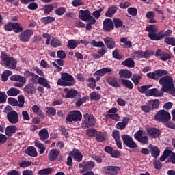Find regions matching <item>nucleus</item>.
<instances>
[{
  "mask_svg": "<svg viewBox=\"0 0 175 175\" xmlns=\"http://www.w3.org/2000/svg\"><path fill=\"white\" fill-rule=\"evenodd\" d=\"M169 75V72L166 70L159 69L154 70L153 72H148L146 74L148 79L151 80L159 81L160 85H162L161 91L162 92H167L170 88H174V83L173 82V77Z\"/></svg>",
  "mask_w": 175,
  "mask_h": 175,
  "instance_id": "nucleus-1",
  "label": "nucleus"
},
{
  "mask_svg": "<svg viewBox=\"0 0 175 175\" xmlns=\"http://www.w3.org/2000/svg\"><path fill=\"white\" fill-rule=\"evenodd\" d=\"M76 81L72 75L68 72L61 74V79L57 80V85L61 87H72L75 85Z\"/></svg>",
  "mask_w": 175,
  "mask_h": 175,
  "instance_id": "nucleus-2",
  "label": "nucleus"
},
{
  "mask_svg": "<svg viewBox=\"0 0 175 175\" xmlns=\"http://www.w3.org/2000/svg\"><path fill=\"white\" fill-rule=\"evenodd\" d=\"M96 124V119L94 117V115L91 113H85L83 116V120L81 123L82 129H88V128H92Z\"/></svg>",
  "mask_w": 175,
  "mask_h": 175,
  "instance_id": "nucleus-3",
  "label": "nucleus"
},
{
  "mask_svg": "<svg viewBox=\"0 0 175 175\" xmlns=\"http://www.w3.org/2000/svg\"><path fill=\"white\" fill-rule=\"evenodd\" d=\"M154 118L155 121H159V122H162V124H163L170 121L172 116H170V113H169L167 111L161 109L156 113Z\"/></svg>",
  "mask_w": 175,
  "mask_h": 175,
  "instance_id": "nucleus-4",
  "label": "nucleus"
},
{
  "mask_svg": "<svg viewBox=\"0 0 175 175\" xmlns=\"http://www.w3.org/2000/svg\"><path fill=\"white\" fill-rule=\"evenodd\" d=\"M2 60L7 69H16L17 68V59H14V57L5 55L3 57Z\"/></svg>",
  "mask_w": 175,
  "mask_h": 175,
  "instance_id": "nucleus-5",
  "label": "nucleus"
},
{
  "mask_svg": "<svg viewBox=\"0 0 175 175\" xmlns=\"http://www.w3.org/2000/svg\"><path fill=\"white\" fill-rule=\"evenodd\" d=\"M83 118V115L80 111H72L67 116L66 120L67 122H73V121H81Z\"/></svg>",
  "mask_w": 175,
  "mask_h": 175,
  "instance_id": "nucleus-6",
  "label": "nucleus"
},
{
  "mask_svg": "<svg viewBox=\"0 0 175 175\" xmlns=\"http://www.w3.org/2000/svg\"><path fill=\"white\" fill-rule=\"evenodd\" d=\"M102 172L105 175H117L120 172V167L116 165H108L102 167Z\"/></svg>",
  "mask_w": 175,
  "mask_h": 175,
  "instance_id": "nucleus-7",
  "label": "nucleus"
},
{
  "mask_svg": "<svg viewBox=\"0 0 175 175\" xmlns=\"http://www.w3.org/2000/svg\"><path fill=\"white\" fill-rule=\"evenodd\" d=\"M121 138L126 147H129V148H137V144H136V142H135L133 138H132L131 135L124 134L121 135Z\"/></svg>",
  "mask_w": 175,
  "mask_h": 175,
  "instance_id": "nucleus-8",
  "label": "nucleus"
},
{
  "mask_svg": "<svg viewBox=\"0 0 175 175\" xmlns=\"http://www.w3.org/2000/svg\"><path fill=\"white\" fill-rule=\"evenodd\" d=\"M32 35H33V30L26 29L23 30L18 36L21 42L27 43L29 42Z\"/></svg>",
  "mask_w": 175,
  "mask_h": 175,
  "instance_id": "nucleus-9",
  "label": "nucleus"
},
{
  "mask_svg": "<svg viewBox=\"0 0 175 175\" xmlns=\"http://www.w3.org/2000/svg\"><path fill=\"white\" fill-rule=\"evenodd\" d=\"M154 56L159 57L161 61H167L172 58V55L161 49L156 50Z\"/></svg>",
  "mask_w": 175,
  "mask_h": 175,
  "instance_id": "nucleus-10",
  "label": "nucleus"
},
{
  "mask_svg": "<svg viewBox=\"0 0 175 175\" xmlns=\"http://www.w3.org/2000/svg\"><path fill=\"white\" fill-rule=\"evenodd\" d=\"M107 83L113 87V88H120L121 83L118 81V78L116 76L110 75L106 77L105 79Z\"/></svg>",
  "mask_w": 175,
  "mask_h": 175,
  "instance_id": "nucleus-11",
  "label": "nucleus"
},
{
  "mask_svg": "<svg viewBox=\"0 0 175 175\" xmlns=\"http://www.w3.org/2000/svg\"><path fill=\"white\" fill-rule=\"evenodd\" d=\"M103 29L105 32H111L114 29V24L111 18H105L103 22Z\"/></svg>",
  "mask_w": 175,
  "mask_h": 175,
  "instance_id": "nucleus-12",
  "label": "nucleus"
},
{
  "mask_svg": "<svg viewBox=\"0 0 175 175\" xmlns=\"http://www.w3.org/2000/svg\"><path fill=\"white\" fill-rule=\"evenodd\" d=\"M7 120L10 124H17L18 122V113L16 111H10L7 113Z\"/></svg>",
  "mask_w": 175,
  "mask_h": 175,
  "instance_id": "nucleus-13",
  "label": "nucleus"
},
{
  "mask_svg": "<svg viewBox=\"0 0 175 175\" xmlns=\"http://www.w3.org/2000/svg\"><path fill=\"white\" fill-rule=\"evenodd\" d=\"M146 132L150 137H152V139H157V137H159L162 133V131L157 128L147 129Z\"/></svg>",
  "mask_w": 175,
  "mask_h": 175,
  "instance_id": "nucleus-14",
  "label": "nucleus"
},
{
  "mask_svg": "<svg viewBox=\"0 0 175 175\" xmlns=\"http://www.w3.org/2000/svg\"><path fill=\"white\" fill-rule=\"evenodd\" d=\"M104 43L107 49H109V50H113V49H116V39H114L113 37L107 36L103 40Z\"/></svg>",
  "mask_w": 175,
  "mask_h": 175,
  "instance_id": "nucleus-15",
  "label": "nucleus"
},
{
  "mask_svg": "<svg viewBox=\"0 0 175 175\" xmlns=\"http://www.w3.org/2000/svg\"><path fill=\"white\" fill-rule=\"evenodd\" d=\"M59 154H61V151H59V150L58 149L50 150L48 154L49 161H51V162H54V161H57Z\"/></svg>",
  "mask_w": 175,
  "mask_h": 175,
  "instance_id": "nucleus-16",
  "label": "nucleus"
},
{
  "mask_svg": "<svg viewBox=\"0 0 175 175\" xmlns=\"http://www.w3.org/2000/svg\"><path fill=\"white\" fill-rule=\"evenodd\" d=\"M23 91L25 94H29V95H33L36 94V86L33 83H29L24 88Z\"/></svg>",
  "mask_w": 175,
  "mask_h": 175,
  "instance_id": "nucleus-17",
  "label": "nucleus"
},
{
  "mask_svg": "<svg viewBox=\"0 0 175 175\" xmlns=\"http://www.w3.org/2000/svg\"><path fill=\"white\" fill-rule=\"evenodd\" d=\"M113 69L109 68H101L100 70H98L94 73V76H105V75H113Z\"/></svg>",
  "mask_w": 175,
  "mask_h": 175,
  "instance_id": "nucleus-18",
  "label": "nucleus"
},
{
  "mask_svg": "<svg viewBox=\"0 0 175 175\" xmlns=\"http://www.w3.org/2000/svg\"><path fill=\"white\" fill-rule=\"evenodd\" d=\"M148 37L150 40H161L165 38V32L161 31L158 33H148Z\"/></svg>",
  "mask_w": 175,
  "mask_h": 175,
  "instance_id": "nucleus-19",
  "label": "nucleus"
},
{
  "mask_svg": "<svg viewBox=\"0 0 175 175\" xmlns=\"http://www.w3.org/2000/svg\"><path fill=\"white\" fill-rule=\"evenodd\" d=\"M163 92H159V90L157 88L150 89L147 93V96H155V98H161L163 96Z\"/></svg>",
  "mask_w": 175,
  "mask_h": 175,
  "instance_id": "nucleus-20",
  "label": "nucleus"
},
{
  "mask_svg": "<svg viewBox=\"0 0 175 175\" xmlns=\"http://www.w3.org/2000/svg\"><path fill=\"white\" fill-rule=\"evenodd\" d=\"M64 92L66 94V98L68 99H73L77 96V94H79V92L77 90H75L74 89L69 90L68 88H64Z\"/></svg>",
  "mask_w": 175,
  "mask_h": 175,
  "instance_id": "nucleus-21",
  "label": "nucleus"
},
{
  "mask_svg": "<svg viewBox=\"0 0 175 175\" xmlns=\"http://www.w3.org/2000/svg\"><path fill=\"white\" fill-rule=\"evenodd\" d=\"M69 155L73 157L74 159H75L77 162H81V161H83V154L78 149L70 152Z\"/></svg>",
  "mask_w": 175,
  "mask_h": 175,
  "instance_id": "nucleus-22",
  "label": "nucleus"
},
{
  "mask_svg": "<svg viewBox=\"0 0 175 175\" xmlns=\"http://www.w3.org/2000/svg\"><path fill=\"white\" fill-rule=\"evenodd\" d=\"M117 10H118L117 5H111L107 8V10L105 14V17H109L111 18V17H113V16L117 13Z\"/></svg>",
  "mask_w": 175,
  "mask_h": 175,
  "instance_id": "nucleus-23",
  "label": "nucleus"
},
{
  "mask_svg": "<svg viewBox=\"0 0 175 175\" xmlns=\"http://www.w3.org/2000/svg\"><path fill=\"white\" fill-rule=\"evenodd\" d=\"M79 18H80V20H82V21H87L89 16H91V12L89 10H81L79 12Z\"/></svg>",
  "mask_w": 175,
  "mask_h": 175,
  "instance_id": "nucleus-24",
  "label": "nucleus"
},
{
  "mask_svg": "<svg viewBox=\"0 0 175 175\" xmlns=\"http://www.w3.org/2000/svg\"><path fill=\"white\" fill-rule=\"evenodd\" d=\"M25 153L29 155V157H33V158L38 157V151L34 146H28L25 150Z\"/></svg>",
  "mask_w": 175,
  "mask_h": 175,
  "instance_id": "nucleus-25",
  "label": "nucleus"
},
{
  "mask_svg": "<svg viewBox=\"0 0 175 175\" xmlns=\"http://www.w3.org/2000/svg\"><path fill=\"white\" fill-rule=\"evenodd\" d=\"M38 84H40V85H42V87L47 88L48 90L51 89V86L50 85V83H49V81L45 77H38Z\"/></svg>",
  "mask_w": 175,
  "mask_h": 175,
  "instance_id": "nucleus-26",
  "label": "nucleus"
},
{
  "mask_svg": "<svg viewBox=\"0 0 175 175\" xmlns=\"http://www.w3.org/2000/svg\"><path fill=\"white\" fill-rule=\"evenodd\" d=\"M17 132V127L14 125L8 126L5 128V133L6 136L9 137H12L13 136V133H16Z\"/></svg>",
  "mask_w": 175,
  "mask_h": 175,
  "instance_id": "nucleus-27",
  "label": "nucleus"
},
{
  "mask_svg": "<svg viewBox=\"0 0 175 175\" xmlns=\"http://www.w3.org/2000/svg\"><path fill=\"white\" fill-rule=\"evenodd\" d=\"M119 75L123 79H131L132 77V71L126 69L120 70Z\"/></svg>",
  "mask_w": 175,
  "mask_h": 175,
  "instance_id": "nucleus-28",
  "label": "nucleus"
},
{
  "mask_svg": "<svg viewBox=\"0 0 175 175\" xmlns=\"http://www.w3.org/2000/svg\"><path fill=\"white\" fill-rule=\"evenodd\" d=\"M10 79L11 81H18L20 83H26L27 82V78H25L21 75H11Z\"/></svg>",
  "mask_w": 175,
  "mask_h": 175,
  "instance_id": "nucleus-29",
  "label": "nucleus"
},
{
  "mask_svg": "<svg viewBox=\"0 0 175 175\" xmlns=\"http://www.w3.org/2000/svg\"><path fill=\"white\" fill-rule=\"evenodd\" d=\"M38 135L40 140L44 142V140H47V138L49 137V131L47 129L44 128L39 131Z\"/></svg>",
  "mask_w": 175,
  "mask_h": 175,
  "instance_id": "nucleus-30",
  "label": "nucleus"
},
{
  "mask_svg": "<svg viewBox=\"0 0 175 175\" xmlns=\"http://www.w3.org/2000/svg\"><path fill=\"white\" fill-rule=\"evenodd\" d=\"M31 110L33 113H36L38 117H40V118H44V112L38 105H33L31 107Z\"/></svg>",
  "mask_w": 175,
  "mask_h": 175,
  "instance_id": "nucleus-31",
  "label": "nucleus"
},
{
  "mask_svg": "<svg viewBox=\"0 0 175 175\" xmlns=\"http://www.w3.org/2000/svg\"><path fill=\"white\" fill-rule=\"evenodd\" d=\"M150 153H151V156L153 158H158V157H159V154H161V150H159V148H158L157 146H152L150 147Z\"/></svg>",
  "mask_w": 175,
  "mask_h": 175,
  "instance_id": "nucleus-32",
  "label": "nucleus"
},
{
  "mask_svg": "<svg viewBox=\"0 0 175 175\" xmlns=\"http://www.w3.org/2000/svg\"><path fill=\"white\" fill-rule=\"evenodd\" d=\"M12 31L15 32V33H20L24 31V27L21 26V23H14Z\"/></svg>",
  "mask_w": 175,
  "mask_h": 175,
  "instance_id": "nucleus-33",
  "label": "nucleus"
},
{
  "mask_svg": "<svg viewBox=\"0 0 175 175\" xmlns=\"http://www.w3.org/2000/svg\"><path fill=\"white\" fill-rule=\"evenodd\" d=\"M122 65H124V66H127V68H135V61L129 57L124 61L122 62Z\"/></svg>",
  "mask_w": 175,
  "mask_h": 175,
  "instance_id": "nucleus-34",
  "label": "nucleus"
},
{
  "mask_svg": "<svg viewBox=\"0 0 175 175\" xmlns=\"http://www.w3.org/2000/svg\"><path fill=\"white\" fill-rule=\"evenodd\" d=\"M79 46V40H69L68 41L67 48L71 50H75L76 47Z\"/></svg>",
  "mask_w": 175,
  "mask_h": 175,
  "instance_id": "nucleus-35",
  "label": "nucleus"
},
{
  "mask_svg": "<svg viewBox=\"0 0 175 175\" xmlns=\"http://www.w3.org/2000/svg\"><path fill=\"white\" fill-rule=\"evenodd\" d=\"M152 87V85L149 84V85H142L139 88H137L139 92H141V94H145L146 96H147V94H148V90L150 88Z\"/></svg>",
  "mask_w": 175,
  "mask_h": 175,
  "instance_id": "nucleus-36",
  "label": "nucleus"
},
{
  "mask_svg": "<svg viewBox=\"0 0 175 175\" xmlns=\"http://www.w3.org/2000/svg\"><path fill=\"white\" fill-rule=\"evenodd\" d=\"M112 21L113 24V29H114V27H116V29L120 28V27L125 28V25H123L124 22H122L121 19L118 18H113Z\"/></svg>",
  "mask_w": 175,
  "mask_h": 175,
  "instance_id": "nucleus-37",
  "label": "nucleus"
},
{
  "mask_svg": "<svg viewBox=\"0 0 175 175\" xmlns=\"http://www.w3.org/2000/svg\"><path fill=\"white\" fill-rule=\"evenodd\" d=\"M131 80L134 83L135 85H139L140 80H142V75L139 73H135L131 76Z\"/></svg>",
  "mask_w": 175,
  "mask_h": 175,
  "instance_id": "nucleus-38",
  "label": "nucleus"
},
{
  "mask_svg": "<svg viewBox=\"0 0 175 175\" xmlns=\"http://www.w3.org/2000/svg\"><path fill=\"white\" fill-rule=\"evenodd\" d=\"M46 114L48 117H54L57 114V109L54 107H46Z\"/></svg>",
  "mask_w": 175,
  "mask_h": 175,
  "instance_id": "nucleus-39",
  "label": "nucleus"
},
{
  "mask_svg": "<svg viewBox=\"0 0 175 175\" xmlns=\"http://www.w3.org/2000/svg\"><path fill=\"white\" fill-rule=\"evenodd\" d=\"M34 146L38 147V148L40 150L39 152L40 154H44V151H46V147H44L43 144L40 143V142L38 140H36L34 142Z\"/></svg>",
  "mask_w": 175,
  "mask_h": 175,
  "instance_id": "nucleus-40",
  "label": "nucleus"
},
{
  "mask_svg": "<svg viewBox=\"0 0 175 175\" xmlns=\"http://www.w3.org/2000/svg\"><path fill=\"white\" fill-rule=\"evenodd\" d=\"M121 43H124L122 44V47L124 49H131L132 47V42L131 41H128V38L126 37H122L120 38Z\"/></svg>",
  "mask_w": 175,
  "mask_h": 175,
  "instance_id": "nucleus-41",
  "label": "nucleus"
},
{
  "mask_svg": "<svg viewBox=\"0 0 175 175\" xmlns=\"http://www.w3.org/2000/svg\"><path fill=\"white\" fill-rule=\"evenodd\" d=\"M19 94L20 90L16 88H11L8 91H7V95H8V96H17Z\"/></svg>",
  "mask_w": 175,
  "mask_h": 175,
  "instance_id": "nucleus-42",
  "label": "nucleus"
},
{
  "mask_svg": "<svg viewBox=\"0 0 175 175\" xmlns=\"http://www.w3.org/2000/svg\"><path fill=\"white\" fill-rule=\"evenodd\" d=\"M90 98L91 100H96V102H99L102 96L97 92H93L90 94Z\"/></svg>",
  "mask_w": 175,
  "mask_h": 175,
  "instance_id": "nucleus-43",
  "label": "nucleus"
},
{
  "mask_svg": "<svg viewBox=\"0 0 175 175\" xmlns=\"http://www.w3.org/2000/svg\"><path fill=\"white\" fill-rule=\"evenodd\" d=\"M105 10V6H102L98 10H95L92 12V16L96 19V20H99L100 17V14L102 12Z\"/></svg>",
  "mask_w": 175,
  "mask_h": 175,
  "instance_id": "nucleus-44",
  "label": "nucleus"
},
{
  "mask_svg": "<svg viewBox=\"0 0 175 175\" xmlns=\"http://www.w3.org/2000/svg\"><path fill=\"white\" fill-rule=\"evenodd\" d=\"M121 83L124 87H126V88H128L129 90H133V83L132 81L128 79H121Z\"/></svg>",
  "mask_w": 175,
  "mask_h": 175,
  "instance_id": "nucleus-45",
  "label": "nucleus"
},
{
  "mask_svg": "<svg viewBox=\"0 0 175 175\" xmlns=\"http://www.w3.org/2000/svg\"><path fill=\"white\" fill-rule=\"evenodd\" d=\"M12 72L9 70H5L3 71V72L1 75V80L2 81H8V79H9V76H12Z\"/></svg>",
  "mask_w": 175,
  "mask_h": 175,
  "instance_id": "nucleus-46",
  "label": "nucleus"
},
{
  "mask_svg": "<svg viewBox=\"0 0 175 175\" xmlns=\"http://www.w3.org/2000/svg\"><path fill=\"white\" fill-rule=\"evenodd\" d=\"M131 56L133 57V59H140L143 58V51L138 50L134 51L133 53H131Z\"/></svg>",
  "mask_w": 175,
  "mask_h": 175,
  "instance_id": "nucleus-47",
  "label": "nucleus"
},
{
  "mask_svg": "<svg viewBox=\"0 0 175 175\" xmlns=\"http://www.w3.org/2000/svg\"><path fill=\"white\" fill-rule=\"evenodd\" d=\"M88 86L89 88L92 90H95L96 88V81L94 79V77H90L88 79Z\"/></svg>",
  "mask_w": 175,
  "mask_h": 175,
  "instance_id": "nucleus-48",
  "label": "nucleus"
},
{
  "mask_svg": "<svg viewBox=\"0 0 175 175\" xmlns=\"http://www.w3.org/2000/svg\"><path fill=\"white\" fill-rule=\"evenodd\" d=\"M52 173H53V168L51 167L41 169L38 171L39 175H49V174H51Z\"/></svg>",
  "mask_w": 175,
  "mask_h": 175,
  "instance_id": "nucleus-49",
  "label": "nucleus"
},
{
  "mask_svg": "<svg viewBox=\"0 0 175 175\" xmlns=\"http://www.w3.org/2000/svg\"><path fill=\"white\" fill-rule=\"evenodd\" d=\"M95 166V162L89 161L86 163V164H85V166H83V170H92Z\"/></svg>",
  "mask_w": 175,
  "mask_h": 175,
  "instance_id": "nucleus-50",
  "label": "nucleus"
},
{
  "mask_svg": "<svg viewBox=\"0 0 175 175\" xmlns=\"http://www.w3.org/2000/svg\"><path fill=\"white\" fill-rule=\"evenodd\" d=\"M41 21L42 23L45 24V25H47V24H50L51 23H54V21H55V18L51 16H46V17L42 18Z\"/></svg>",
  "mask_w": 175,
  "mask_h": 175,
  "instance_id": "nucleus-51",
  "label": "nucleus"
},
{
  "mask_svg": "<svg viewBox=\"0 0 175 175\" xmlns=\"http://www.w3.org/2000/svg\"><path fill=\"white\" fill-rule=\"evenodd\" d=\"M145 31L149 32V33L158 32V29L155 25H149L146 27Z\"/></svg>",
  "mask_w": 175,
  "mask_h": 175,
  "instance_id": "nucleus-52",
  "label": "nucleus"
},
{
  "mask_svg": "<svg viewBox=\"0 0 175 175\" xmlns=\"http://www.w3.org/2000/svg\"><path fill=\"white\" fill-rule=\"evenodd\" d=\"M164 42L169 46H175V38L174 37H166L164 38Z\"/></svg>",
  "mask_w": 175,
  "mask_h": 175,
  "instance_id": "nucleus-53",
  "label": "nucleus"
},
{
  "mask_svg": "<svg viewBox=\"0 0 175 175\" xmlns=\"http://www.w3.org/2000/svg\"><path fill=\"white\" fill-rule=\"evenodd\" d=\"M53 10H54V5L53 4L44 5V14H50Z\"/></svg>",
  "mask_w": 175,
  "mask_h": 175,
  "instance_id": "nucleus-54",
  "label": "nucleus"
},
{
  "mask_svg": "<svg viewBox=\"0 0 175 175\" xmlns=\"http://www.w3.org/2000/svg\"><path fill=\"white\" fill-rule=\"evenodd\" d=\"M98 131H96V129L93 128L89 129L86 131V135L89 137H95Z\"/></svg>",
  "mask_w": 175,
  "mask_h": 175,
  "instance_id": "nucleus-55",
  "label": "nucleus"
},
{
  "mask_svg": "<svg viewBox=\"0 0 175 175\" xmlns=\"http://www.w3.org/2000/svg\"><path fill=\"white\" fill-rule=\"evenodd\" d=\"M127 12L130 16H133V17H136L137 16V8L135 7H130L127 9Z\"/></svg>",
  "mask_w": 175,
  "mask_h": 175,
  "instance_id": "nucleus-56",
  "label": "nucleus"
},
{
  "mask_svg": "<svg viewBox=\"0 0 175 175\" xmlns=\"http://www.w3.org/2000/svg\"><path fill=\"white\" fill-rule=\"evenodd\" d=\"M90 44L93 46V47H105V43L102 41H96L92 40L90 42Z\"/></svg>",
  "mask_w": 175,
  "mask_h": 175,
  "instance_id": "nucleus-57",
  "label": "nucleus"
},
{
  "mask_svg": "<svg viewBox=\"0 0 175 175\" xmlns=\"http://www.w3.org/2000/svg\"><path fill=\"white\" fill-rule=\"evenodd\" d=\"M51 46L55 48L61 47V46H62V43H61V41L59 40L53 39L51 41Z\"/></svg>",
  "mask_w": 175,
  "mask_h": 175,
  "instance_id": "nucleus-58",
  "label": "nucleus"
},
{
  "mask_svg": "<svg viewBox=\"0 0 175 175\" xmlns=\"http://www.w3.org/2000/svg\"><path fill=\"white\" fill-rule=\"evenodd\" d=\"M24 103H25V98L21 94L18 96V106L19 107H24Z\"/></svg>",
  "mask_w": 175,
  "mask_h": 175,
  "instance_id": "nucleus-59",
  "label": "nucleus"
},
{
  "mask_svg": "<svg viewBox=\"0 0 175 175\" xmlns=\"http://www.w3.org/2000/svg\"><path fill=\"white\" fill-rule=\"evenodd\" d=\"M65 12H66V8L65 7H59L55 10V13L57 16H63Z\"/></svg>",
  "mask_w": 175,
  "mask_h": 175,
  "instance_id": "nucleus-60",
  "label": "nucleus"
},
{
  "mask_svg": "<svg viewBox=\"0 0 175 175\" xmlns=\"http://www.w3.org/2000/svg\"><path fill=\"white\" fill-rule=\"evenodd\" d=\"M149 105H152V109H158L159 107V100L154 99L149 101Z\"/></svg>",
  "mask_w": 175,
  "mask_h": 175,
  "instance_id": "nucleus-61",
  "label": "nucleus"
},
{
  "mask_svg": "<svg viewBox=\"0 0 175 175\" xmlns=\"http://www.w3.org/2000/svg\"><path fill=\"white\" fill-rule=\"evenodd\" d=\"M13 24L14 23L8 22L4 25L5 31H8V32H12L13 31Z\"/></svg>",
  "mask_w": 175,
  "mask_h": 175,
  "instance_id": "nucleus-62",
  "label": "nucleus"
},
{
  "mask_svg": "<svg viewBox=\"0 0 175 175\" xmlns=\"http://www.w3.org/2000/svg\"><path fill=\"white\" fill-rule=\"evenodd\" d=\"M96 140L99 142H105V140H106V136L105 135L104 133L102 132H99L97 135H96Z\"/></svg>",
  "mask_w": 175,
  "mask_h": 175,
  "instance_id": "nucleus-63",
  "label": "nucleus"
},
{
  "mask_svg": "<svg viewBox=\"0 0 175 175\" xmlns=\"http://www.w3.org/2000/svg\"><path fill=\"white\" fill-rule=\"evenodd\" d=\"M153 166L154 167V169H157V170H160V169H162V162L159 161V160H157L155 159L153 161Z\"/></svg>",
  "mask_w": 175,
  "mask_h": 175,
  "instance_id": "nucleus-64",
  "label": "nucleus"
}]
</instances>
